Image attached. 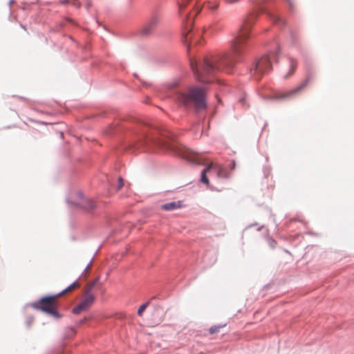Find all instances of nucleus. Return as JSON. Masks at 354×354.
I'll return each mask as SVG.
<instances>
[{
    "instance_id": "dca6fc26",
    "label": "nucleus",
    "mask_w": 354,
    "mask_h": 354,
    "mask_svg": "<svg viewBox=\"0 0 354 354\" xmlns=\"http://www.w3.org/2000/svg\"><path fill=\"white\" fill-rule=\"evenodd\" d=\"M192 0H182V2L179 4V12L180 13L183 12V10L186 8L187 5Z\"/></svg>"
},
{
    "instance_id": "20e7f679",
    "label": "nucleus",
    "mask_w": 354,
    "mask_h": 354,
    "mask_svg": "<svg viewBox=\"0 0 354 354\" xmlns=\"http://www.w3.org/2000/svg\"><path fill=\"white\" fill-rule=\"evenodd\" d=\"M275 58V55L270 54L264 55L259 59L250 70L252 75L255 80H259L264 74L272 69V60Z\"/></svg>"
},
{
    "instance_id": "39448f33",
    "label": "nucleus",
    "mask_w": 354,
    "mask_h": 354,
    "mask_svg": "<svg viewBox=\"0 0 354 354\" xmlns=\"http://www.w3.org/2000/svg\"><path fill=\"white\" fill-rule=\"evenodd\" d=\"M97 281L98 279H95L85 288L82 300L73 310V313L74 314H79L81 312L87 310L93 304L95 301V296L91 293V291Z\"/></svg>"
},
{
    "instance_id": "f8f14e48",
    "label": "nucleus",
    "mask_w": 354,
    "mask_h": 354,
    "mask_svg": "<svg viewBox=\"0 0 354 354\" xmlns=\"http://www.w3.org/2000/svg\"><path fill=\"white\" fill-rule=\"evenodd\" d=\"M183 207V202L180 201L167 203L161 205V208L165 211H172Z\"/></svg>"
},
{
    "instance_id": "6ab92c4d",
    "label": "nucleus",
    "mask_w": 354,
    "mask_h": 354,
    "mask_svg": "<svg viewBox=\"0 0 354 354\" xmlns=\"http://www.w3.org/2000/svg\"><path fill=\"white\" fill-rule=\"evenodd\" d=\"M218 330H219V327L211 328L209 329V333H210L211 334H213V333H214L218 332Z\"/></svg>"
},
{
    "instance_id": "6e6552de",
    "label": "nucleus",
    "mask_w": 354,
    "mask_h": 354,
    "mask_svg": "<svg viewBox=\"0 0 354 354\" xmlns=\"http://www.w3.org/2000/svg\"><path fill=\"white\" fill-rule=\"evenodd\" d=\"M59 296H50L42 298L39 301V306L38 308L40 310L57 317L58 314L56 310V299Z\"/></svg>"
},
{
    "instance_id": "7ed1b4c3",
    "label": "nucleus",
    "mask_w": 354,
    "mask_h": 354,
    "mask_svg": "<svg viewBox=\"0 0 354 354\" xmlns=\"http://www.w3.org/2000/svg\"><path fill=\"white\" fill-rule=\"evenodd\" d=\"M158 145H161L162 147L176 151L178 155L187 159L189 162H194L198 165L205 164L204 162H203L201 155L194 153L189 149H187L184 147H177L175 146L174 144L168 142H161Z\"/></svg>"
},
{
    "instance_id": "4be33fe9",
    "label": "nucleus",
    "mask_w": 354,
    "mask_h": 354,
    "mask_svg": "<svg viewBox=\"0 0 354 354\" xmlns=\"http://www.w3.org/2000/svg\"><path fill=\"white\" fill-rule=\"evenodd\" d=\"M218 4L215 3L212 6L209 7V8L212 10H215L218 8Z\"/></svg>"
},
{
    "instance_id": "393cba45",
    "label": "nucleus",
    "mask_w": 354,
    "mask_h": 354,
    "mask_svg": "<svg viewBox=\"0 0 354 354\" xmlns=\"http://www.w3.org/2000/svg\"><path fill=\"white\" fill-rule=\"evenodd\" d=\"M287 1H288V2H289V3H290V6H292V3L290 2V0H287Z\"/></svg>"
},
{
    "instance_id": "ddd939ff",
    "label": "nucleus",
    "mask_w": 354,
    "mask_h": 354,
    "mask_svg": "<svg viewBox=\"0 0 354 354\" xmlns=\"http://www.w3.org/2000/svg\"><path fill=\"white\" fill-rule=\"evenodd\" d=\"M80 283L78 281H75L74 283H73L71 285H70L68 287H67L66 289H64L62 292H61L60 293H59L57 295V296L60 297L66 293H68L69 292H71L73 291V290H75V288H77L80 287Z\"/></svg>"
},
{
    "instance_id": "aec40b11",
    "label": "nucleus",
    "mask_w": 354,
    "mask_h": 354,
    "mask_svg": "<svg viewBox=\"0 0 354 354\" xmlns=\"http://www.w3.org/2000/svg\"><path fill=\"white\" fill-rule=\"evenodd\" d=\"M227 3H234L239 2L240 0H225Z\"/></svg>"
},
{
    "instance_id": "0eeeda50",
    "label": "nucleus",
    "mask_w": 354,
    "mask_h": 354,
    "mask_svg": "<svg viewBox=\"0 0 354 354\" xmlns=\"http://www.w3.org/2000/svg\"><path fill=\"white\" fill-rule=\"evenodd\" d=\"M211 169H213L216 171L217 176L221 178H227L230 176V174L227 171V170L221 165L216 164L214 162H211L207 165V167L203 170L201 173V182L206 185H209V179L207 177V173L210 171Z\"/></svg>"
},
{
    "instance_id": "9b49d317",
    "label": "nucleus",
    "mask_w": 354,
    "mask_h": 354,
    "mask_svg": "<svg viewBox=\"0 0 354 354\" xmlns=\"http://www.w3.org/2000/svg\"><path fill=\"white\" fill-rule=\"evenodd\" d=\"M75 204L86 210H91L95 207V203L92 200L86 198L82 196H80V201Z\"/></svg>"
},
{
    "instance_id": "9d476101",
    "label": "nucleus",
    "mask_w": 354,
    "mask_h": 354,
    "mask_svg": "<svg viewBox=\"0 0 354 354\" xmlns=\"http://www.w3.org/2000/svg\"><path fill=\"white\" fill-rule=\"evenodd\" d=\"M159 23V18L158 16L152 17L147 23L143 26L141 33L145 36L151 35L155 30Z\"/></svg>"
},
{
    "instance_id": "a211bd4d",
    "label": "nucleus",
    "mask_w": 354,
    "mask_h": 354,
    "mask_svg": "<svg viewBox=\"0 0 354 354\" xmlns=\"http://www.w3.org/2000/svg\"><path fill=\"white\" fill-rule=\"evenodd\" d=\"M124 185L123 179L120 177L118 178V189H120Z\"/></svg>"
},
{
    "instance_id": "1a4fd4ad",
    "label": "nucleus",
    "mask_w": 354,
    "mask_h": 354,
    "mask_svg": "<svg viewBox=\"0 0 354 354\" xmlns=\"http://www.w3.org/2000/svg\"><path fill=\"white\" fill-rule=\"evenodd\" d=\"M201 10V6L197 5L196 3L193 10L187 15V19H186V21L185 22V26H186L185 28L187 29V31L186 33H184V37H185L186 40L188 39V38H187L188 34H189V32L191 30V28H188V26H191L192 25L194 18L199 14Z\"/></svg>"
},
{
    "instance_id": "412c9836",
    "label": "nucleus",
    "mask_w": 354,
    "mask_h": 354,
    "mask_svg": "<svg viewBox=\"0 0 354 354\" xmlns=\"http://www.w3.org/2000/svg\"><path fill=\"white\" fill-rule=\"evenodd\" d=\"M272 17L274 23H277L279 21H280V19L277 16H272Z\"/></svg>"
},
{
    "instance_id": "b1692460",
    "label": "nucleus",
    "mask_w": 354,
    "mask_h": 354,
    "mask_svg": "<svg viewBox=\"0 0 354 354\" xmlns=\"http://www.w3.org/2000/svg\"><path fill=\"white\" fill-rule=\"evenodd\" d=\"M231 168H232V169H234L235 168V162L234 161L232 162Z\"/></svg>"
},
{
    "instance_id": "f3484780",
    "label": "nucleus",
    "mask_w": 354,
    "mask_h": 354,
    "mask_svg": "<svg viewBox=\"0 0 354 354\" xmlns=\"http://www.w3.org/2000/svg\"><path fill=\"white\" fill-rule=\"evenodd\" d=\"M70 4L77 7H80V3L77 0H70Z\"/></svg>"
},
{
    "instance_id": "423d86ee",
    "label": "nucleus",
    "mask_w": 354,
    "mask_h": 354,
    "mask_svg": "<svg viewBox=\"0 0 354 354\" xmlns=\"http://www.w3.org/2000/svg\"><path fill=\"white\" fill-rule=\"evenodd\" d=\"M312 78L310 75H308L304 80H303L296 87L283 92L279 93L276 95L277 99H290L296 97L300 94L306 87L310 83Z\"/></svg>"
},
{
    "instance_id": "4468645a",
    "label": "nucleus",
    "mask_w": 354,
    "mask_h": 354,
    "mask_svg": "<svg viewBox=\"0 0 354 354\" xmlns=\"http://www.w3.org/2000/svg\"><path fill=\"white\" fill-rule=\"evenodd\" d=\"M297 62L293 58L290 59V71L284 77L285 78H288L290 75L293 74L297 68Z\"/></svg>"
},
{
    "instance_id": "f03ea898",
    "label": "nucleus",
    "mask_w": 354,
    "mask_h": 354,
    "mask_svg": "<svg viewBox=\"0 0 354 354\" xmlns=\"http://www.w3.org/2000/svg\"><path fill=\"white\" fill-rule=\"evenodd\" d=\"M175 99L187 107L194 106L198 109H205L206 104V89L204 87L192 86L185 91L176 93Z\"/></svg>"
},
{
    "instance_id": "f257e3e1",
    "label": "nucleus",
    "mask_w": 354,
    "mask_h": 354,
    "mask_svg": "<svg viewBox=\"0 0 354 354\" xmlns=\"http://www.w3.org/2000/svg\"><path fill=\"white\" fill-rule=\"evenodd\" d=\"M254 17L248 19L240 28L236 37L231 41V51L224 55H213L204 59L203 64L198 68L196 61L192 59L190 66L196 78L201 82H209V76L225 68H232L238 62L246 48L247 39L254 24Z\"/></svg>"
},
{
    "instance_id": "2eb2a0df",
    "label": "nucleus",
    "mask_w": 354,
    "mask_h": 354,
    "mask_svg": "<svg viewBox=\"0 0 354 354\" xmlns=\"http://www.w3.org/2000/svg\"><path fill=\"white\" fill-rule=\"evenodd\" d=\"M149 301H147L140 306V308H138V315L140 317L142 316L143 312L145 310V309L149 306Z\"/></svg>"
},
{
    "instance_id": "5701e85b",
    "label": "nucleus",
    "mask_w": 354,
    "mask_h": 354,
    "mask_svg": "<svg viewBox=\"0 0 354 354\" xmlns=\"http://www.w3.org/2000/svg\"><path fill=\"white\" fill-rule=\"evenodd\" d=\"M63 4H70V0H62Z\"/></svg>"
}]
</instances>
